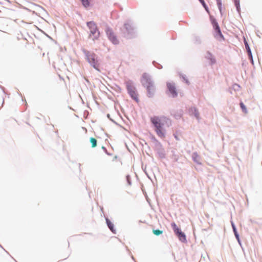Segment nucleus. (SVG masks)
<instances>
[{
	"label": "nucleus",
	"mask_w": 262,
	"mask_h": 262,
	"mask_svg": "<svg viewBox=\"0 0 262 262\" xmlns=\"http://www.w3.org/2000/svg\"><path fill=\"white\" fill-rule=\"evenodd\" d=\"M150 120L154 126L157 135L161 138H164L165 132L164 127L165 126L168 127L171 125L170 119L163 116L160 117L153 116L150 117Z\"/></svg>",
	"instance_id": "1"
},
{
	"label": "nucleus",
	"mask_w": 262,
	"mask_h": 262,
	"mask_svg": "<svg viewBox=\"0 0 262 262\" xmlns=\"http://www.w3.org/2000/svg\"><path fill=\"white\" fill-rule=\"evenodd\" d=\"M142 82L146 87L148 96L151 97L155 92V88L150 77L146 74L143 75Z\"/></svg>",
	"instance_id": "2"
},
{
	"label": "nucleus",
	"mask_w": 262,
	"mask_h": 262,
	"mask_svg": "<svg viewBox=\"0 0 262 262\" xmlns=\"http://www.w3.org/2000/svg\"><path fill=\"white\" fill-rule=\"evenodd\" d=\"M126 86L129 95L137 102H138L139 101L138 94L136 92V88L133 85L132 82L129 81L127 82L126 83Z\"/></svg>",
	"instance_id": "3"
},
{
	"label": "nucleus",
	"mask_w": 262,
	"mask_h": 262,
	"mask_svg": "<svg viewBox=\"0 0 262 262\" xmlns=\"http://www.w3.org/2000/svg\"><path fill=\"white\" fill-rule=\"evenodd\" d=\"M171 226L179 240L182 242H186V237L185 233L181 231V229L177 226L176 224L175 223H172Z\"/></svg>",
	"instance_id": "4"
},
{
	"label": "nucleus",
	"mask_w": 262,
	"mask_h": 262,
	"mask_svg": "<svg viewBox=\"0 0 262 262\" xmlns=\"http://www.w3.org/2000/svg\"><path fill=\"white\" fill-rule=\"evenodd\" d=\"M87 26L90 31V36L92 35L94 36L93 39L97 38L99 36V32L96 24L93 21H90L87 23Z\"/></svg>",
	"instance_id": "5"
},
{
	"label": "nucleus",
	"mask_w": 262,
	"mask_h": 262,
	"mask_svg": "<svg viewBox=\"0 0 262 262\" xmlns=\"http://www.w3.org/2000/svg\"><path fill=\"white\" fill-rule=\"evenodd\" d=\"M86 56L89 62L91 64L94 68L98 70V60L96 55L94 53L87 52L86 53Z\"/></svg>",
	"instance_id": "6"
},
{
	"label": "nucleus",
	"mask_w": 262,
	"mask_h": 262,
	"mask_svg": "<svg viewBox=\"0 0 262 262\" xmlns=\"http://www.w3.org/2000/svg\"><path fill=\"white\" fill-rule=\"evenodd\" d=\"M106 34L110 41L115 45L119 43V40L115 35L114 32L111 29H107L106 31Z\"/></svg>",
	"instance_id": "7"
},
{
	"label": "nucleus",
	"mask_w": 262,
	"mask_h": 262,
	"mask_svg": "<svg viewBox=\"0 0 262 262\" xmlns=\"http://www.w3.org/2000/svg\"><path fill=\"white\" fill-rule=\"evenodd\" d=\"M212 24L215 31L216 33V35L220 37L221 38H223V35L222 34L219 24L215 19H214L212 20Z\"/></svg>",
	"instance_id": "8"
},
{
	"label": "nucleus",
	"mask_w": 262,
	"mask_h": 262,
	"mask_svg": "<svg viewBox=\"0 0 262 262\" xmlns=\"http://www.w3.org/2000/svg\"><path fill=\"white\" fill-rule=\"evenodd\" d=\"M167 86L169 91L170 92L173 97H176L177 96L176 88L173 83L168 82L167 83Z\"/></svg>",
	"instance_id": "9"
},
{
	"label": "nucleus",
	"mask_w": 262,
	"mask_h": 262,
	"mask_svg": "<svg viewBox=\"0 0 262 262\" xmlns=\"http://www.w3.org/2000/svg\"><path fill=\"white\" fill-rule=\"evenodd\" d=\"M106 222L108 227L112 231V232L114 233H116V230L114 228V225L111 222V221L109 219H106Z\"/></svg>",
	"instance_id": "10"
},
{
	"label": "nucleus",
	"mask_w": 262,
	"mask_h": 262,
	"mask_svg": "<svg viewBox=\"0 0 262 262\" xmlns=\"http://www.w3.org/2000/svg\"><path fill=\"white\" fill-rule=\"evenodd\" d=\"M90 142L92 144V147L94 148L95 147L97 146V140L94 138H90Z\"/></svg>",
	"instance_id": "11"
},
{
	"label": "nucleus",
	"mask_w": 262,
	"mask_h": 262,
	"mask_svg": "<svg viewBox=\"0 0 262 262\" xmlns=\"http://www.w3.org/2000/svg\"><path fill=\"white\" fill-rule=\"evenodd\" d=\"M218 8L220 13L222 14V0H216Z\"/></svg>",
	"instance_id": "12"
},
{
	"label": "nucleus",
	"mask_w": 262,
	"mask_h": 262,
	"mask_svg": "<svg viewBox=\"0 0 262 262\" xmlns=\"http://www.w3.org/2000/svg\"><path fill=\"white\" fill-rule=\"evenodd\" d=\"M234 4L238 12L240 11L239 0H234Z\"/></svg>",
	"instance_id": "13"
},
{
	"label": "nucleus",
	"mask_w": 262,
	"mask_h": 262,
	"mask_svg": "<svg viewBox=\"0 0 262 262\" xmlns=\"http://www.w3.org/2000/svg\"><path fill=\"white\" fill-rule=\"evenodd\" d=\"M83 5L86 7L90 5V0H81Z\"/></svg>",
	"instance_id": "14"
},
{
	"label": "nucleus",
	"mask_w": 262,
	"mask_h": 262,
	"mask_svg": "<svg viewBox=\"0 0 262 262\" xmlns=\"http://www.w3.org/2000/svg\"><path fill=\"white\" fill-rule=\"evenodd\" d=\"M153 233L154 234L156 235H159L160 234H161L163 233V231L160 230H153Z\"/></svg>",
	"instance_id": "15"
},
{
	"label": "nucleus",
	"mask_w": 262,
	"mask_h": 262,
	"mask_svg": "<svg viewBox=\"0 0 262 262\" xmlns=\"http://www.w3.org/2000/svg\"><path fill=\"white\" fill-rule=\"evenodd\" d=\"M240 106L244 113H247L246 107L243 102L240 103Z\"/></svg>",
	"instance_id": "16"
},
{
	"label": "nucleus",
	"mask_w": 262,
	"mask_h": 262,
	"mask_svg": "<svg viewBox=\"0 0 262 262\" xmlns=\"http://www.w3.org/2000/svg\"><path fill=\"white\" fill-rule=\"evenodd\" d=\"M245 46H246V49L247 50L248 53H249V55L252 57V55H251V51L250 50V48L247 43V42L246 41L245 42Z\"/></svg>",
	"instance_id": "17"
},
{
	"label": "nucleus",
	"mask_w": 262,
	"mask_h": 262,
	"mask_svg": "<svg viewBox=\"0 0 262 262\" xmlns=\"http://www.w3.org/2000/svg\"><path fill=\"white\" fill-rule=\"evenodd\" d=\"M199 1L200 2V3L202 4V5H203V7H204V8H205L207 11H208V8H207V6H206V4H205V3L204 1V0H199Z\"/></svg>",
	"instance_id": "18"
},
{
	"label": "nucleus",
	"mask_w": 262,
	"mask_h": 262,
	"mask_svg": "<svg viewBox=\"0 0 262 262\" xmlns=\"http://www.w3.org/2000/svg\"><path fill=\"white\" fill-rule=\"evenodd\" d=\"M124 26L127 30L131 28V26L129 24H125Z\"/></svg>",
	"instance_id": "19"
},
{
	"label": "nucleus",
	"mask_w": 262,
	"mask_h": 262,
	"mask_svg": "<svg viewBox=\"0 0 262 262\" xmlns=\"http://www.w3.org/2000/svg\"><path fill=\"white\" fill-rule=\"evenodd\" d=\"M232 227H233V230H234V231L235 232V234L236 235V237L238 236V235L236 234V230H235V228L234 227V226H233V225H232Z\"/></svg>",
	"instance_id": "20"
},
{
	"label": "nucleus",
	"mask_w": 262,
	"mask_h": 262,
	"mask_svg": "<svg viewBox=\"0 0 262 262\" xmlns=\"http://www.w3.org/2000/svg\"><path fill=\"white\" fill-rule=\"evenodd\" d=\"M195 115V117H196V118H199V114L198 112L196 113Z\"/></svg>",
	"instance_id": "21"
},
{
	"label": "nucleus",
	"mask_w": 262,
	"mask_h": 262,
	"mask_svg": "<svg viewBox=\"0 0 262 262\" xmlns=\"http://www.w3.org/2000/svg\"><path fill=\"white\" fill-rule=\"evenodd\" d=\"M215 62V60L213 59V60L212 61V63H214Z\"/></svg>",
	"instance_id": "22"
},
{
	"label": "nucleus",
	"mask_w": 262,
	"mask_h": 262,
	"mask_svg": "<svg viewBox=\"0 0 262 262\" xmlns=\"http://www.w3.org/2000/svg\"><path fill=\"white\" fill-rule=\"evenodd\" d=\"M186 82L188 83V81L187 80H186Z\"/></svg>",
	"instance_id": "23"
}]
</instances>
